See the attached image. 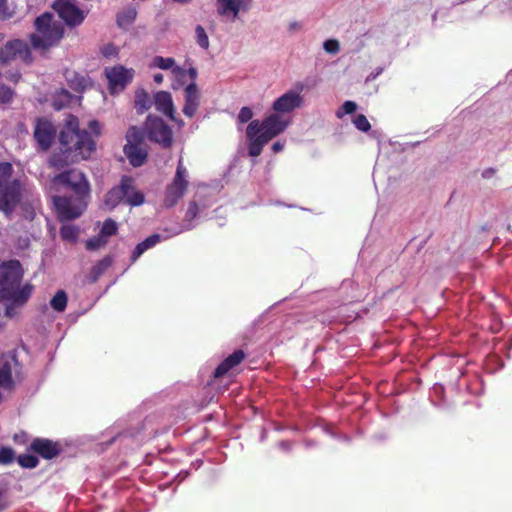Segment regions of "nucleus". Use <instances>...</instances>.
Wrapping results in <instances>:
<instances>
[{
	"label": "nucleus",
	"instance_id": "1",
	"mask_svg": "<svg viewBox=\"0 0 512 512\" xmlns=\"http://www.w3.org/2000/svg\"><path fill=\"white\" fill-rule=\"evenodd\" d=\"M60 152L53 153L48 164L51 168L61 170L72 163L90 158L96 149V143L86 130L79 128V119L69 115L59 135Z\"/></svg>",
	"mask_w": 512,
	"mask_h": 512
},
{
	"label": "nucleus",
	"instance_id": "2",
	"mask_svg": "<svg viewBox=\"0 0 512 512\" xmlns=\"http://www.w3.org/2000/svg\"><path fill=\"white\" fill-rule=\"evenodd\" d=\"M22 278L23 271L18 260L3 263L0 266V300L24 305L32 294L33 286L25 284L20 287Z\"/></svg>",
	"mask_w": 512,
	"mask_h": 512
},
{
	"label": "nucleus",
	"instance_id": "3",
	"mask_svg": "<svg viewBox=\"0 0 512 512\" xmlns=\"http://www.w3.org/2000/svg\"><path fill=\"white\" fill-rule=\"evenodd\" d=\"M286 127L287 122L281 120L277 113L267 116L262 121H251L246 128L249 155L252 157L259 156L263 147L282 133Z\"/></svg>",
	"mask_w": 512,
	"mask_h": 512
},
{
	"label": "nucleus",
	"instance_id": "4",
	"mask_svg": "<svg viewBox=\"0 0 512 512\" xmlns=\"http://www.w3.org/2000/svg\"><path fill=\"white\" fill-rule=\"evenodd\" d=\"M35 32L30 35L31 46L41 54L60 44L64 37V26L54 15L45 12L34 22Z\"/></svg>",
	"mask_w": 512,
	"mask_h": 512
},
{
	"label": "nucleus",
	"instance_id": "5",
	"mask_svg": "<svg viewBox=\"0 0 512 512\" xmlns=\"http://www.w3.org/2000/svg\"><path fill=\"white\" fill-rule=\"evenodd\" d=\"M14 168L9 162H0V211L9 216L24 195H30L25 183L13 177Z\"/></svg>",
	"mask_w": 512,
	"mask_h": 512
},
{
	"label": "nucleus",
	"instance_id": "6",
	"mask_svg": "<svg viewBox=\"0 0 512 512\" xmlns=\"http://www.w3.org/2000/svg\"><path fill=\"white\" fill-rule=\"evenodd\" d=\"M143 139L159 145L163 149H170L174 142L172 128L159 116L149 114L140 128Z\"/></svg>",
	"mask_w": 512,
	"mask_h": 512
},
{
	"label": "nucleus",
	"instance_id": "7",
	"mask_svg": "<svg viewBox=\"0 0 512 512\" xmlns=\"http://www.w3.org/2000/svg\"><path fill=\"white\" fill-rule=\"evenodd\" d=\"M127 143L123 151L133 167L142 166L148 157V151L143 146L144 139L141 129L137 126H131L125 135Z\"/></svg>",
	"mask_w": 512,
	"mask_h": 512
},
{
	"label": "nucleus",
	"instance_id": "8",
	"mask_svg": "<svg viewBox=\"0 0 512 512\" xmlns=\"http://www.w3.org/2000/svg\"><path fill=\"white\" fill-rule=\"evenodd\" d=\"M188 172L182 159L178 161L175 175L170 184L167 185L164 193L163 205L166 208H172L177 205L180 199L185 195L189 182L187 180Z\"/></svg>",
	"mask_w": 512,
	"mask_h": 512
},
{
	"label": "nucleus",
	"instance_id": "9",
	"mask_svg": "<svg viewBox=\"0 0 512 512\" xmlns=\"http://www.w3.org/2000/svg\"><path fill=\"white\" fill-rule=\"evenodd\" d=\"M88 198L78 195L74 197L54 196L53 204L56 208L58 219L64 222L80 217L87 207Z\"/></svg>",
	"mask_w": 512,
	"mask_h": 512
},
{
	"label": "nucleus",
	"instance_id": "10",
	"mask_svg": "<svg viewBox=\"0 0 512 512\" xmlns=\"http://www.w3.org/2000/svg\"><path fill=\"white\" fill-rule=\"evenodd\" d=\"M20 58L23 62L30 64L33 60L28 44L20 39L8 41L0 48V65H7Z\"/></svg>",
	"mask_w": 512,
	"mask_h": 512
},
{
	"label": "nucleus",
	"instance_id": "11",
	"mask_svg": "<svg viewBox=\"0 0 512 512\" xmlns=\"http://www.w3.org/2000/svg\"><path fill=\"white\" fill-rule=\"evenodd\" d=\"M53 9L69 27L80 26L87 16V12L80 9L73 0H55Z\"/></svg>",
	"mask_w": 512,
	"mask_h": 512
},
{
	"label": "nucleus",
	"instance_id": "12",
	"mask_svg": "<svg viewBox=\"0 0 512 512\" xmlns=\"http://www.w3.org/2000/svg\"><path fill=\"white\" fill-rule=\"evenodd\" d=\"M54 183L69 187L75 195L89 197L90 187L85 175L76 169L64 171L53 178Z\"/></svg>",
	"mask_w": 512,
	"mask_h": 512
},
{
	"label": "nucleus",
	"instance_id": "13",
	"mask_svg": "<svg viewBox=\"0 0 512 512\" xmlns=\"http://www.w3.org/2000/svg\"><path fill=\"white\" fill-rule=\"evenodd\" d=\"M33 137L37 143L38 150L47 152L56 137L55 126L49 119L38 117L35 119Z\"/></svg>",
	"mask_w": 512,
	"mask_h": 512
},
{
	"label": "nucleus",
	"instance_id": "14",
	"mask_svg": "<svg viewBox=\"0 0 512 512\" xmlns=\"http://www.w3.org/2000/svg\"><path fill=\"white\" fill-rule=\"evenodd\" d=\"M303 89L304 85L297 83L295 89L288 90L273 102L272 109L278 114L290 113L302 107L304 103L303 96L301 95Z\"/></svg>",
	"mask_w": 512,
	"mask_h": 512
},
{
	"label": "nucleus",
	"instance_id": "15",
	"mask_svg": "<svg viewBox=\"0 0 512 512\" xmlns=\"http://www.w3.org/2000/svg\"><path fill=\"white\" fill-rule=\"evenodd\" d=\"M134 71L118 65L112 68H105V75L109 81L111 93L123 90L126 85L132 81Z\"/></svg>",
	"mask_w": 512,
	"mask_h": 512
},
{
	"label": "nucleus",
	"instance_id": "16",
	"mask_svg": "<svg viewBox=\"0 0 512 512\" xmlns=\"http://www.w3.org/2000/svg\"><path fill=\"white\" fill-rule=\"evenodd\" d=\"M21 365L15 355H7L2 357L0 366V387L6 390L14 388L12 378L13 372L17 373Z\"/></svg>",
	"mask_w": 512,
	"mask_h": 512
},
{
	"label": "nucleus",
	"instance_id": "17",
	"mask_svg": "<svg viewBox=\"0 0 512 512\" xmlns=\"http://www.w3.org/2000/svg\"><path fill=\"white\" fill-rule=\"evenodd\" d=\"M29 450L44 459L50 460L57 457L61 453L62 448L59 442L47 438H35L31 442Z\"/></svg>",
	"mask_w": 512,
	"mask_h": 512
},
{
	"label": "nucleus",
	"instance_id": "18",
	"mask_svg": "<svg viewBox=\"0 0 512 512\" xmlns=\"http://www.w3.org/2000/svg\"><path fill=\"white\" fill-rule=\"evenodd\" d=\"M252 0H216L219 16L231 17L232 21L238 18L240 11L248 10Z\"/></svg>",
	"mask_w": 512,
	"mask_h": 512
},
{
	"label": "nucleus",
	"instance_id": "19",
	"mask_svg": "<svg viewBox=\"0 0 512 512\" xmlns=\"http://www.w3.org/2000/svg\"><path fill=\"white\" fill-rule=\"evenodd\" d=\"M154 105L157 111L163 113L172 121L178 123L179 126H183L184 123L181 120H177L174 116L175 108L172 100V96L167 91H159L154 96Z\"/></svg>",
	"mask_w": 512,
	"mask_h": 512
},
{
	"label": "nucleus",
	"instance_id": "20",
	"mask_svg": "<svg viewBox=\"0 0 512 512\" xmlns=\"http://www.w3.org/2000/svg\"><path fill=\"white\" fill-rule=\"evenodd\" d=\"M185 104L183 113L185 116L192 118L200 105V93L195 82H191L184 90Z\"/></svg>",
	"mask_w": 512,
	"mask_h": 512
},
{
	"label": "nucleus",
	"instance_id": "21",
	"mask_svg": "<svg viewBox=\"0 0 512 512\" xmlns=\"http://www.w3.org/2000/svg\"><path fill=\"white\" fill-rule=\"evenodd\" d=\"M129 177L124 176L118 186L110 189L105 195L104 205L108 210H113L118 204L124 202L126 189L129 187Z\"/></svg>",
	"mask_w": 512,
	"mask_h": 512
},
{
	"label": "nucleus",
	"instance_id": "22",
	"mask_svg": "<svg viewBox=\"0 0 512 512\" xmlns=\"http://www.w3.org/2000/svg\"><path fill=\"white\" fill-rule=\"evenodd\" d=\"M246 357L243 350H235L232 354L226 357L215 369L214 377L221 378L226 375L231 369L238 366Z\"/></svg>",
	"mask_w": 512,
	"mask_h": 512
},
{
	"label": "nucleus",
	"instance_id": "23",
	"mask_svg": "<svg viewBox=\"0 0 512 512\" xmlns=\"http://www.w3.org/2000/svg\"><path fill=\"white\" fill-rule=\"evenodd\" d=\"M66 80L69 87L79 93L91 86L90 79L77 72H66Z\"/></svg>",
	"mask_w": 512,
	"mask_h": 512
},
{
	"label": "nucleus",
	"instance_id": "24",
	"mask_svg": "<svg viewBox=\"0 0 512 512\" xmlns=\"http://www.w3.org/2000/svg\"><path fill=\"white\" fill-rule=\"evenodd\" d=\"M153 65L163 70L171 69L176 77H183L185 73L183 68L175 65V60L172 57L156 56L153 59Z\"/></svg>",
	"mask_w": 512,
	"mask_h": 512
},
{
	"label": "nucleus",
	"instance_id": "25",
	"mask_svg": "<svg viewBox=\"0 0 512 512\" xmlns=\"http://www.w3.org/2000/svg\"><path fill=\"white\" fill-rule=\"evenodd\" d=\"M160 241L159 234H152L147 237L144 241L137 244L131 254V261L135 262L146 250L154 247Z\"/></svg>",
	"mask_w": 512,
	"mask_h": 512
},
{
	"label": "nucleus",
	"instance_id": "26",
	"mask_svg": "<svg viewBox=\"0 0 512 512\" xmlns=\"http://www.w3.org/2000/svg\"><path fill=\"white\" fill-rule=\"evenodd\" d=\"M113 257L110 255H106L104 258L99 260L90 271V281L95 283L98 281L100 276L112 265Z\"/></svg>",
	"mask_w": 512,
	"mask_h": 512
},
{
	"label": "nucleus",
	"instance_id": "27",
	"mask_svg": "<svg viewBox=\"0 0 512 512\" xmlns=\"http://www.w3.org/2000/svg\"><path fill=\"white\" fill-rule=\"evenodd\" d=\"M126 189L124 202L131 206H139L144 202V195L142 192L138 191L133 185V179L129 177V184Z\"/></svg>",
	"mask_w": 512,
	"mask_h": 512
},
{
	"label": "nucleus",
	"instance_id": "28",
	"mask_svg": "<svg viewBox=\"0 0 512 512\" xmlns=\"http://www.w3.org/2000/svg\"><path fill=\"white\" fill-rule=\"evenodd\" d=\"M137 17V10L135 7H127L123 11L117 14V25L121 28L130 26Z\"/></svg>",
	"mask_w": 512,
	"mask_h": 512
},
{
	"label": "nucleus",
	"instance_id": "29",
	"mask_svg": "<svg viewBox=\"0 0 512 512\" xmlns=\"http://www.w3.org/2000/svg\"><path fill=\"white\" fill-rule=\"evenodd\" d=\"M135 109L138 114H143L151 106L149 94L144 89H138L135 93Z\"/></svg>",
	"mask_w": 512,
	"mask_h": 512
},
{
	"label": "nucleus",
	"instance_id": "30",
	"mask_svg": "<svg viewBox=\"0 0 512 512\" xmlns=\"http://www.w3.org/2000/svg\"><path fill=\"white\" fill-rule=\"evenodd\" d=\"M67 294L64 290H59L50 300V306L57 312H63L67 307Z\"/></svg>",
	"mask_w": 512,
	"mask_h": 512
},
{
	"label": "nucleus",
	"instance_id": "31",
	"mask_svg": "<svg viewBox=\"0 0 512 512\" xmlns=\"http://www.w3.org/2000/svg\"><path fill=\"white\" fill-rule=\"evenodd\" d=\"M17 462L22 468L33 469L38 466L39 459L31 454H21L18 456Z\"/></svg>",
	"mask_w": 512,
	"mask_h": 512
},
{
	"label": "nucleus",
	"instance_id": "32",
	"mask_svg": "<svg viewBox=\"0 0 512 512\" xmlns=\"http://www.w3.org/2000/svg\"><path fill=\"white\" fill-rule=\"evenodd\" d=\"M118 231L117 223L111 219L108 218L103 222L102 228L100 230V233L104 238L107 239V237L116 235Z\"/></svg>",
	"mask_w": 512,
	"mask_h": 512
},
{
	"label": "nucleus",
	"instance_id": "33",
	"mask_svg": "<svg viewBox=\"0 0 512 512\" xmlns=\"http://www.w3.org/2000/svg\"><path fill=\"white\" fill-rule=\"evenodd\" d=\"M108 240L104 238L101 234L94 236L86 241V249L90 251L98 250L104 246H106Z\"/></svg>",
	"mask_w": 512,
	"mask_h": 512
},
{
	"label": "nucleus",
	"instance_id": "34",
	"mask_svg": "<svg viewBox=\"0 0 512 512\" xmlns=\"http://www.w3.org/2000/svg\"><path fill=\"white\" fill-rule=\"evenodd\" d=\"M195 36H196V42L197 44L207 50L209 48V38L205 31V29L201 25H197L195 28Z\"/></svg>",
	"mask_w": 512,
	"mask_h": 512
},
{
	"label": "nucleus",
	"instance_id": "35",
	"mask_svg": "<svg viewBox=\"0 0 512 512\" xmlns=\"http://www.w3.org/2000/svg\"><path fill=\"white\" fill-rule=\"evenodd\" d=\"M60 236L63 240L76 241L78 229L74 225H63L60 228Z\"/></svg>",
	"mask_w": 512,
	"mask_h": 512
},
{
	"label": "nucleus",
	"instance_id": "36",
	"mask_svg": "<svg viewBox=\"0 0 512 512\" xmlns=\"http://www.w3.org/2000/svg\"><path fill=\"white\" fill-rule=\"evenodd\" d=\"M15 460V452L11 447H0V464H11Z\"/></svg>",
	"mask_w": 512,
	"mask_h": 512
},
{
	"label": "nucleus",
	"instance_id": "37",
	"mask_svg": "<svg viewBox=\"0 0 512 512\" xmlns=\"http://www.w3.org/2000/svg\"><path fill=\"white\" fill-rule=\"evenodd\" d=\"M15 92L12 88L5 84H0V104H8L12 102Z\"/></svg>",
	"mask_w": 512,
	"mask_h": 512
},
{
	"label": "nucleus",
	"instance_id": "38",
	"mask_svg": "<svg viewBox=\"0 0 512 512\" xmlns=\"http://www.w3.org/2000/svg\"><path fill=\"white\" fill-rule=\"evenodd\" d=\"M199 214V206L196 201H190L184 216L186 222H192Z\"/></svg>",
	"mask_w": 512,
	"mask_h": 512
},
{
	"label": "nucleus",
	"instance_id": "39",
	"mask_svg": "<svg viewBox=\"0 0 512 512\" xmlns=\"http://www.w3.org/2000/svg\"><path fill=\"white\" fill-rule=\"evenodd\" d=\"M353 123L360 131L368 132L371 129L368 119L363 114L356 115L353 119Z\"/></svg>",
	"mask_w": 512,
	"mask_h": 512
},
{
	"label": "nucleus",
	"instance_id": "40",
	"mask_svg": "<svg viewBox=\"0 0 512 512\" xmlns=\"http://www.w3.org/2000/svg\"><path fill=\"white\" fill-rule=\"evenodd\" d=\"M323 48L327 53L336 54L339 52V42L335 39H328L324 42Z\"/></svg>",
	"mask_w": 512,
	"mask_h": 512
},
{
	"label": "nucleus",
	"instance_id": "41",
	"mask_svg": "<svg viewBox=\"0 0 512 512\" xmlns=\"http://www.w3.org/2000/svg\"><path fill=\"white\" fill-rule=\"evenodd\" d=\"M252 117H253V112L252 110L249 108V107H242L239 111V114H238V121L240 123H247V122H251L253 121L252 120Z\"/></svg>",
	"mask_w": 512,
	"mask_h": 512
},
{
	"label": "nucleus",
	"instance_id": "42",
	"mask_svg": "<svg viewBox=\"0 0 512 512\" xmlns=\"http://www.w3.org/2000/svg\"><path fill=\"white\" fill-rule=\"evenodd\" d=\"M345 114H352L356 111L357 105L353 101H345L342 105Z\"/></svg>",
	"mask_w": 512,
	"mask_h": 512
},
{
	"label": "nucleus",
	"instance_id": "43",
	"mask_svg": "<svg viewBox=\"0 0 512 512\" xmlns=\"http://www.w3.org/2000/svg\"><path fill=\"white\" fill-rule=\"evenodd\" d=\"M21 73L19 71H10L7 73L6 78L8 81L17 84L21 79Z\"/></svg>",
	"mask_w": 512,
	"mask_h": 512
},
{
	"label": "nucleus",
	"instance_id": "44",
	"mask_svg": "<svg viewBox=\"0 0 512 512\" xmlns=\"http://www.w3.org/2000/svg\"><path fill=\"white\" fill-rule=\"evenodd\" d=\"M90 131L96 135L99 136L101 133V125L97 120H91L88 125Z\"/></svg>",
	"mask_w": 512,
	"mask_h": 512
},
{
	"label": "nucleus",
	"instance_id": "45",
	"mask_svg": "<svg viewBox=\"0 0 512 512\" xmlns=\"http://www.w3.org/2000/svg\"><path fill=\"white\" fill-rule=\"evenodd\" d=\"M10 302H11V304L7 305V307L5 309V316L12 318L17 313L15 308L20 307L21 305H17L13 301H10Z\"/></svg>",
	"mask_w": 512,
	"mask_h": 512
},
{
	"label": "nucleus",
	"instance_id": "46",
	"mask_svg": "<svg viewBox=\"0 0 512 512\" xmlns=\"http://www.w3.org/2000/svg\"><path fill=\"white\" fill-rule=\"evenodd\" d=\"M13 440L18 444H26L28 436L25 432L17 433L14 435Z\"/></svg>",
	"mask_w": 512,
	"mask_h": 512
},
{
	"label": "nucleus",
	"instance_id": "47",
	"mask_svg": "<svg viewBox=\"0 0 512 512\" xmlns=\"http://www.w3.org/2000/svg\"><path fill=\"white\" fill-rule=\"evenodd\" d=\"M185 74H188L189 77L192 79V82H195V79L197 78V70L193 67L189 68L188 70H185Z\"/></svg>",
	"mask_w": 512,
	"mask_h": 512
},
{
	"label": "nucleus",
	"instance_id": "48",
	"mask_svg": "<svg viewBox=\"0 0 512 512\" xmlns=\"http://www.w3.org/2000/svg\"><path fill=\"white\" fill-rule=\"evenodd\" d=\"M301 28H302V25L297 21H293L289 24V31H291V32L300 30Z\"/></svg>",
	"mask_w": 512,
	"mask_h": 512
},
{
	"label": "nucleus",
	"instance_id": "49",
	"mask_svg": "<svg viewBox=\"0 0 512 512\" xmlns=\"http://www.w3.org/2000/svg\"><path fill=\"white\" fill-rule=\"evenodd\" d=\"M284 148V145L280 142H275L273 145H272V150L274 153H278L280 151H282Z\"/></svg>",
	"mask_w": 512,
	"mask_h": 512
},
{
	"label": "nucleus",
	"instance_id": "50",
	"mask_svg": "<svg viewBox=\"0 0 512 512\" xmlns=\"http://www.w3.org/2000/svg\"><path fill=\"white\" fill-rule=\"evenodd\" d=\"M153 80L157 84H161L163 82V75L161 73H157L154 75Z\"/></svg>",
	"mask_w": 512,
	"mask_h": 512
},
{
	"label": "nucleus",
	"instance_id": "51",
	"mask_svg": "<svg viewBox=\"0 0 512 512\" xmlns=\"http://www.w3.org/2000/svg\"><path fill=\"white\" fill-rule=\"evenodd\" d=\"M494 173H495V170H494V169H492V168L486 169V170L483 172V177H484V178H488V177L492 176Z\"/></svg>",
	"mask_w": 512,
	"mask_h": 512
},
{
	"label": "nucleus",
	"instance_id": "52",
	"mask_svg": "<svg viewBox=\"0 0 512 512\" xmlns=\"http://www.w3.org/2000/svg\"><path fill=\"white\" fill-rule=\"evenodd\" d=\"M7 0H0V14H3L6 10Z\"/></svg>",
	"mask_w": 512,
	"mask_h": 512
},
{
	"label": "nucleus",
	"instance_id": "53",
	"mask_svg": "<svg viewBox=\"0 0 512 512\" xmlns=\"http://www.w3.org/2000/svg\"><path fill=\"white\" fill-rule=\"evenodd\" d=\"M112 50H114V47L113 46H107L105 47L104 51H103V54L105 56H109L112 54Z\"/></svg>",
	"mask_w": 512,
	"mask_h": 512
},
{
	"label": "nucleus",
	"instance_id": "54",
	"mask_svg": "<svg viewBox=\"0 0 512 512\" xmlns=\"http://www.w3.org/2000/svg\"><path fill=\"white\" fill-rule=\"evenodd\" d=\"M172 1L175 3L187 4V3L191 2L192 0H172Z\"/></svg>",
	"mask_w": 512,
	"mask_h": 512
},
{
	"label": "nucleus",
	"instance_id": "55",
	"mask_svg": "<svg viewBox=\"0 0 512 512\" xmlns=\"http://www.w3.org/2000/svg\"><path fill=\"white\" fill-rule=\"evenodd\" d=\"M6 508V505L3 502H0V512H2Z\"/></svg>",
	"mask_w": 512,
	"mask_h": 512
},
{
	"label": "nucleus",
	"instance_id": "56",
	"mask_svg": "<svg viewBox=\"0 0 512 512\" xmlns=\"http://www.w3.org/2000/svg\"><path fill=\"white\" fill-rule=\"evenodd\" d=\"M62 93H63L65 96H69V93H68V91H66V90H63V91H62Z\"/></svg>",
	"mask_w": 512,
	"mask_h": 512
},
{
	"label": "nucleus",
	"instance_id": "57",
	"mask_svg": "<svg viewBox=\"0 0 512 512\" xmlns=\"http://www.w3.org/2000/svg\"><path fill=\"white\" fill-rule=\"evenodd\" d=\"M4 39V34L0 33V42Z\"/></svg>",
	"mask_w": 512,
	"mask_h": 512
}]
</instances>
